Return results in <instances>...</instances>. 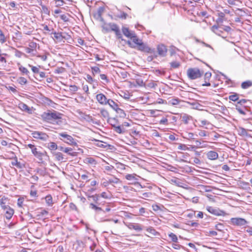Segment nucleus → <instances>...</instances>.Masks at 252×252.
Listing matches in <instances>:
<instances>
[{
	"mask_svg": "<svg viewBox=\"0 0 252 252\" xmlns=\"http://www.w3.org/2000/svg\"><path fill=\"white\" fill-rule=\"evenodd\" d=\"M62 114L55 110H47L41 115L42 119L53 125H59L62 123Z\"/></svg>",
	"mask_w": 252,
	"mask_h": 252,
	"instance_id": "nucleus-1",
	"label": "nucleus"
},
{
	"mask_svg": "<svg viewBox=\"0 0 252 252\" xmlns=\"http://www.w3.org/2000/svg\"><path fill=\"white\" fill-rule=\"evenodd\" d=\"M204 73L203 71L198 68H189L187 70V74L190 79H195L200 77Z\"/></svg>",
	"mask_w": 252,
	"mask_h": 252,
	"instance_id": "nucleus-2",
	"label": "nucleus"
},
{
	"mask_svg": "<svg viewBox=\"0 0 252 252\" xmlns=\"http://www.w3.org/2000/svg\"><path fill=\"white\" fill-rule=\"evenodd\" d=\"M59 138L61 140L70 145H77V143L73 138L66 132H61L59 133Z\"/></svg>",
	"mask_w": 252,
	"mask_h": 252,
	"instance_id": "nucleus-3",
	"label": "nucleus"
},
{
	"mask_svg": "<svg viewBox=\"0 0 252 252\" xmlns=\"http://www.w3.org/2000/svg\"><path fill=\"white\" fill-rule=\"evenodd\" d=\"M32 152L34 156L39 160V162L42 163L44 159L47 160L49 158L46 151H44L43 152H41L39 151L36 147L35 149H32Z\"/></svg>",
	"mask_w": 252,
	"mask_h": 252,
	"instance_id": "nucleus-4",
	"label": "nucleus"
},
{
	"mask_svg": "<svg viewBox=\"0 0 252 252\" xmlns=\"http://www.w3.org/2000/svg\"><path fill=\"white\" fill-rule=\"evenodd\" d=\"M32 135L33 138L43 141H47L49 138V136L46 133L40 131H33Z\"/></svg>",
	"mask_w": 252,
	"mask_h": 252,
	"instance_id": "nucleus-5",
	"label": "nucleus"
},
{
	"mask_svg": "<svg viewBox=\"0 0 252 252\" xmlns=\"http://www.w3.org/2000/svg\"><path fill=\"white\" fill-rule=\"evenodd\" d=\"M206 209L211 214L218 216H224L225 214L224 211L211 206H207Z\"/></svg>",
	"mask_w": 252,
	"mask_h": 252,
	"instance_id": "nucleus-6",
	"label": "nucleus"
},
{
	"mask_svg": "<svg viewBox=\"0 0 252 252\" xmlns=\"http://www.w3.org/2000/svg\"><path fill=\"white\" fill-rule=\"evenodd\" d=\"M231 222L233 225L237 226L245 225L247 223V221L244 219L240 218H232Z\"/></svg>",
	"mask_w": 252,
	"mask_h": 252,
	"instance_id": "nucleus-7",
	"label": "nucleus"
},
{
	"mask_svg": "<svg viewBox=\"0 0 252 252\" xmlns=\"http://www.w3.org/2000/svg\"><path fill=\"white\" fill-rule=\"evenodd\" d=\"M37 44L34 42H31L29 44V47L25 49V52L28 54H32L35 55L34 52L36 51Z\"/></svg>",
	"mask_w": 252,
	"mask_h": 252,
	"instance_id": "nucleus-8",
	"label": "nucleus"
},
{
	"mask_svg": "<svg viewBox=\"0 0 252 252\" xmlns=\"http://www.w3.org/2000/svg\"><path fill=\"white\" fill-rule=\"evenodd\" d=\"M238 103L240 104V105L244 107L245 109H247V108H251L252 106V102L249 99H241L238 101Z\"/></svg>",
	"mask_w": 252,
	"mask_h": 252,
	"instance_id": "nucleus-9",
	"label": "nucleus"
},
{
	"mask_svg": "<svg viewBox=\"0 0 252 252\" xmlns=\"http://www.w3.org/2000/svg\"><path fill=\"white\" fill-rule=\"evenodd\" d=\"M3 210L5 212V217L6 219L7 220L11 219L14 213V210L8 206L6 209H3Z\"/></svg>",
	"mask_w": 252,
	"mask_h": 252,
	"instance_id": "nucleus-10",
	"label": "nucleus"
},
{
	"mask_svg": "<svg viewBox=\"0 0 252 252\" xmlns=\"http://www.w3.org/2000/svg\"><path fill=\"white\" fill-rule=\"evenodd\" d=\"M158 54L161 56H165L167 52V48L163 44L159 45L157 47Z\"/></svg>",
	"mask_w": 252,
	"mask_h": 252,
	"instance_id": "nucleus-11",
	"label": "nucleus"
},
{
	"mask_svg": "<svg viewBox=\"0 0 252 252\" xmlns=\"http://www.w3.org/2000/svg\"><path fill=\"white\" fill-rule=\"evenodd\" d=\"M206 156L207 158L210 160H216L219 157L218 154L217 152L213 151H210L206 153Z\"/></svg>",
	"mask_w": 252,
	"mask_h": 252,
	"instance_id": "nucleus-12",
	"label": "nucleus"
},
{
	"mask_svg": "<svg viewBox=\"0 0 252 252\" xmlns=\"http://www.w3.org/2000/svg\"><path fill=\"white\" fill-rule=\"evenodd\" d=\"M11 164L13 166H15L19 169H22L25 167V164L19 162L16 157H15L14 160L11 162Z\"/></svg>",
	"mask_w": 252,
	"mask_h": 252,
	"instance_id": "nucleus-13",
	"label": "nucleus"
},
{
	"mask_svg": "<svg viewBox=\"0 0 252 252\" xmlns=\"http://www.w3.org/2000/svg\"><path fill=\"white\" fill-rule=\"evenodd\" d=\"M122 32L126 36L130 38L135 33L134 32L130 31L128 28L124 27L122 28Z\"/></svg>",
	"mask_w": 252,
	"mask_h": 252,
	"instance_id": "nucleus-14",
	"label": "nucleus"
},
{
	"mask_svg": "<svg viewBox=\"0 0 252 252\" xmlns=\"http://www.w3.org/2000/svg\"><path fill=\"white\" fill-rule=\"evenodd\" d=\"M138 45V49L141 51H144L146 52H150L151 48H150L148 46H147L145 44L142 42Z\"/></svg>",
	"mask_w": 252,
	"mask_h": 252,
	"instance_id": "nucleus-15",
	"label": "nucleus"
},
{
	"mask_svg": "<svg viewBox=\"0 0 252 252\" xmlns=\"http://www.w3.org/2000/svg\"><path fill=\"white\" fill-rule=\"evenodd\" d=\"M182 121L185 124H188L190 121L192 120V117L187 114H183L181 116Z\"/></svg>",
	"mask_w": 252,
	"mask_h": 252,
	"instance_id": "nucleus-16",
	"label": "nucleus"
},
{
	"mask_svg": "<svg viewBox=\"0 0 252 252\" xmlns=\"http://www.w3.org/2000/svg\"><path fill=\"white\" fill-rule=\"evenodd\" d=\"M19 108L22 110L26 111L29 113H32V110L27 105L24 103L19 104Z\"/></svg>",
	"mask_w": 252,
	"mask_h": 252,
	"instance_id": "nucleus-17",
	"label": "nucleus"
},
{
	"mask_svg": "<svg viewBox=\"0 0 252 252\" xmlns=\"http://www.w3.org/2000/svg\"><path fill=\"white\" fill-rule=\"evenodd\" d=\"M97 101L101 104H106L108 102V99L105 95H96Z\"/></svg>",
	"mask_w": 252,
	"mask_h": 252,
	"instance_id": "nucleus-18",
	"label": "nucleus"
},
{
	"mask_svg": "<svg viewBox=\"0 0 252 252\" xmlns=\"http://www.w3.org/2000/svg\"><path fill=\"white\" fill-rule=\"evenodd\" d=\"M128 226L129 229H133L138 231L142 230L141 225L138 223H130L128 224Z\"/></svg>",
	"mask_w": 252,
	"mask_h": 252,
	"instance_id": "nucleus-19",
	"label": "nucleus"
},
{
	"mask_svg": "<svg viewBox=\"0 0 252 252\" xmlns=\"http://www.w3.org/2000/svg\"><path fill=\"white\" fill-rule=\"evenodd\" d=\"M212 74L210 72H207L205 73L204 75V80L205 83L203 84V86H209L211 85V84L208 81L209 80L210 78L211 77Z\"/></svg>",
	"mask_w": 252,
	"mask_h": 252,
	"instance_id": "nucleus-20",
	"label": "nucleus"
},
{
	"mask_svg": "<svg viewBox=\"0 0 252 252\" xmlns=\"http://www.w3.org/2000/svg\"><path fill=\"white\" fill-rule=\"evenodd\" d=\"M145 96H146L137 97L134 99L136 100V102L140 104H144L147 102V100L148 99V97H147V95Z\"/></svg>",
	"mask_w": 252,
	"mask_h": 252,
	"instance_id": "nucleus-21",
	"label": "nucleus"
},
{
	"mask_svg": "<svg viewBox=\"0 0 252 252\" xmlns=\"http://www.w3.org/2000/svg\"><path fill=\"white\" fill-rule=\"evenodd\" d=\"M252 86V81L247 80L242 83L241 87L243 89H247Z\"/></svg>",
	"mask_w": 252,
	"mask_h": 252,
	"instance_id": "nucleus-22",
	"label": "nucleus"
},
{
	"mask_svg": "<svg viewBox=\"0 0 252 252\" xmlns=\"http://www.w3.org/2000/svg\"><path fill=\"white\" fill-rule=\"evenodd\" d=\"M104 12V8L103 7H99L97 10V13L94 14V17L98 20L99 18H101L102 17V14Z\"/></svg>",
	"mask_w": 252,
	"mask_h": 252,
	"instance_id": "nucleus-23",
	"label": "nucleus"
},
{
	"mask_svg": "<svg viewBox=\"0 0 252 252\" xmlns=\"http://www.w3.org/2000/svg\"><path fill=\"white\" fill-rule=\"evenodd\" d=\"M37 217L39 218H45L48 214V212L46 210H41L40 211L37 212Z\"/></svg>",
	"mask_w": 252,
	"mask_h": 252,
	"instance_id": "nucleus-24",
	"label": "nucleus"
},
{
	"mask_svg": "<svg viewBox=\"0 0 252 252\" xmlns=\"http://www.w3.org/2000/svg\"><path fill=\"white\" fill-rule=\"evenodd\" d=\"M115 111L116 112L119 117L121 118H125L126 117V114L125 113V111L119 107L116 109Z\"/></svg>",
	"mask_w": 252,
	"mask_h": 252,
	"instance_id": "nucleus-25",
	"label": "nucleus"
},
{
	"mask_svg": "<svg viewBox=\"0 0 252 252\" xmlns=\"http://www.w3.org/2000/svg\"><path fill=\"white\" fill-rule=\"evenodd\" d=\"M116 16L121 19H126L128 17V15L126 13L122 11H120V13L116 15Z\"/></svg>",
	"mask_w": 252,
	"mask_h": 252,
	"instance_id": "nucleus-26",
	"label": "nucleus"
},
{
	"mask_svg": "<svg viewBox=\"0 0 252 252\" xmlns=\"http://www.w3.org/2000/svg\"><path fill=\"white\" fill-rule=\"evenodd\" d=\"M240 104L237 103L236 105V109L239 112V113L242 114V115H246V111H248V109H245V108L244 107V108H241Z\"/></svg>",
	"mask_w": 252,
	"mask_h": 252,
	"instance_id": "nucleus-27",
	"label": "nucleus"
},
{
	"mask_svg": "<svg viewBox=\"0 0 252 252\" xmlns=\"http://www.w3.org/2000/svg\"><path fill=\"white\" fill-rule=\"evenodd\" d=\"M113 126L114 128V130L118 133H123L125 131V129L120 126H116L115 125H113Z\"/></svg>",
	"mask_w": 252,
	"mask_h": 252,
	"instance_id": "nucleus-28",
	"label": "nucleus"
},
{
	"mask_svg": "<svg viewBox=\"0 0 252 252\" xmlns=\"http://www.w3.org/2000/svg\"><path fill=\"white\" fill-rule=\"evenodd\" d=\"M116 168L121 170V171H124L126 169V167H128V166L125 165L123 163H122L121 162H117L116 163Z\"/></svg>",
	"mask_w": 252,
	"mask_h": 252,
	"instance_id": "nucleus-29",
	"label": "nucleus"
},
{
	"mask_svg": "<svg viewBox=\"0 0 252 252\" xmlns=\"http://www.w3.org/2000/svg\"><path fill=\"white\" fill-rule=\"evenodd\" d=\"M89 207L91 209L94 210L96 212H99L102 211V209L100 207H98L97 206H96V205L93 203L90 204Z\"/></svg>",
	"mask_w": 252,
	"mask_h": 252,
	"instance_id": "nucleus-30",
	"label": "nucleus"
},
{
	"mask_svg": "<svg viewBox=\"0 0 252 252\" xmlns=\"http://www.w3.org/2000/svg\"><path fill=\"white\" fill-rule=\"evenodd\" d=\"M63 34H65V33H62V32H54V37L57 39H62L63 38H65V36L64 35H63Z\"/></svg>",
	"mask_w": 252,
	"mask_h": 252,
	"instance_id": "nucleus-31",
	"label": "nucleus"
},
{
	"mask_svg": "<svg viewBox=\"0 0 252 252\" xmlns=\"http://www.w3.org/2000/svg\"><path fill=\"white\" fill-rule=\"evenodd\" d=\"M47 147L50 150H56L58 149V146L55 142H50L48 143Z\"/></svg>",
	"mask_w": 252,
	"mask_h": 252,
	"instance_id": "nucleus-32",
	"label": "nucleus"
},
{
	"mask_svg": "<svg viewBox=\"0 0 252 252\" xmlns=\"http://www.w3.org/2000/svg\"><path fill=\"white\" fill-rule=\"evenodd\" d=\"M137 175L135 174H127L126 175V179L129 181H135L137 180L136 178Z\"/></svg>",
	"mask_w": 252,
	"mask_h": 252,
	"instance_id": "nucleus-33",
	"label": "nucleus"
},
{
	"mask_svg": "<svg viewBox=\"0 0 252 252\" xmlns=\"http://www.w3.org/2000/svg\"><path fill=\"white\" fill-rule=\"evenodd\" d=\"M45 199L48 206H51L53 204V199L52 196L51 195H48L45 197Z\"/></svg>",
	"mask_w": 252,
	"mask_h": 252,
	"instance_id": "nucleus-34",
	"label": "nucleus"
},
{
	"mask_svg": "<svg viewBox=\"0 0 252 252\" xmlns=\"http://www.w3.org/2000/svg\"><path fill=\"white\" fill-rule=\"evenodd\" d=\"M85 161V163L92 165H95L96 163L95 160L92 157L86 158Z\"/></svg>",
	"mask_w": 252,
	"mask_h": 252,
	"instance_id": "nucleus-35",
	"label": "nucleus"
},
{
	"mask_svg": "<svg viewBox=\"0 0 252 252\" xmlns=\"http://www.w3.org/2000/svg\"><path fill=\"white\" fill-rule=\"evenodd\" d=\"M132 39L133 42L136 45H139L140 43H141L142 41V40L139 39L137 36L136 35L135 33L130 38Z\"/></svg>",
	"mask_w": 252,
	"mask_h": 252,
	"instance_id": "nucleus-36",
	"label": "nucleus"
},
{
	"mask_svg": "<svg viewBox=\"0 0 252 252\" xmlns=\"http://www.w3.org/2000/svg\"><path fill=\"white\" fill-rule=\"evenodd\" d=\"M109 106L112 107L114 110L117 109L119 107L118 105L112 100L108 99V102L107 103Z\"/></svg>",
	"mask_w": 252,
	"mask_h": 252,
	"instance_id": "nucleus-37",
	"label": "nucleus"
},
{
	"mask_svg": "<svg viewBox=\"0 0 252 252\" xmlns=\"http://www.w3.org/2000/svg\"><path fill=\"white\" fill-rule=\"evenodd\" d=\"M152 196V193L150 192H141L140 196H139L142 199H146L147 198H150Z\"/></svg>",
	"mask_w": 252,
	"mask_h": 252,
	"instance_id": "nucleus-38",
	"label": "nucleus"
},
{
	"mask_svg": "<svg viewBox=\"0 0 252 252\" xmlns=\"http://www.w3.org/2000/svg\"><path fill=\"white\" fill-rule=\"evenodd\" d=\"M72 149L71 148H65L64 150V152L67 154L69 155L72 156H76V152H72Z\"/></svg>",
	"mask_w": 252,
	"mask_h": 252,
	"instance_id": "nucleus-39",
	"label": "nucleus"
},
{
	"mask_svg": "<svg viewBox=\"0 0 252 252\" xmlns=\"http://www.w3.org/2000/svg\"><path fill=\"white\" fill-rule=\"evenodd\" d=\"M108 25L110 27L111 30L114 32H115L117 30L119 29L117 25L115 23H110L108 24Z\"/></svg>",
	"mask_w": 252,
	"mask_h": 252,
	"instance_id": "nucleus-40",
	"label": "nucleus"
},
{
	"mask_svg": "<svg viewBox=\"0 0 252 252\" xmlns=\"http://www.w3.org/2000/svg\"><path fill=\"white\" fill-rule=\"evenodd\" d=\"M19 69L23 74H25L28 76L29 74L30 73L29 70L26 67L22 65L19 66Z\"/></svg>",
	"mask_w": 252,
	"mask_h": 252,
	"instance_id": "nucleus-41",
	"label": "nucleus"
},
{
	"mask_svg": "<svg viewBox=\"0 0 252 252\" xmlns=\"http://www.w3.org/2000/svg\"><path fill=\"white\" fill-rule=\"evenodd\" d=\"M171 182L172 184H173L178 187L181 186V184H182V183L181 182L180 179H179L178 178H174L172 179L171 180Z\"/></svg>",
	"mask_w": 252,
	"mask_h": 252,
	"instance_id": "nucleus-42",
	"label": "nucleus"
},
{
	"mask_svg": "<svg viewBox=\"0 0 252 252\" xmlns=\"http://www.w3.org/2000/svg\"><path fill=\"white\" fill-rule=\"evenodd\" d=\"M92 72L94 74V75H95L97 74H100V70L99 68L97 66H94L91 67Z\"/></svg>",
	"mask_w": 252,
	"mask_h": 252,
	"instance_id": "nucleus-43",
	"label": "nucleus"
},
{
	"mask_svg": "<svg viewBox=\"0 0 252 252\" xmlns=\"http://www.w3.org/2000/svg\"><path fill=\"white\" fill-rule=\"evenodd\" d=\"M184 137L189 140L195 139L194 134L191 132L187 133L186 136H185Z\"/></svg>",
	"mask_w": 252,
	"mask_h": 252,
	"instance_id": "nucleus-44",
	"label": "nucleus"
},
{
	"mask_svg": "<svg viewBox=\"0 0 252 252\" xmlns=\"http://www.w3.org/2000/svg\"><path fill=\"white\" fill-rule=\"evenodd\" d=\"M55 156L56 158L59 160H63L64 158L63 157V155L61 152H57L55 154Z\"/></svg>",
	"mask_w": 252,
	"mask_h": 252,
	"instance_id": "nucleus-45",
	"label": "nucleus"
},
{
	"mask_svg": "<svg viewBox=\"0 0 252 252\" xmlns=\"http://www.w3.org/2000/svg\"><path fill=\"white\" fill-rule=\"evenodd\" d=\"M89 197L92 198L96 204H99L98 201L100 198V195L99 194H95V195L91 196Z\"/></svg>",
	"mask_w": 252,
	"mask_h": 252,
	"instance_id": "nucleus-46",
	"label": "nucleus"
},
{
	"mask_svg": "<svg viewBox=\"0 0 252 252\" xmlns=\"http://www.w3.org/2000/svg\"><path fill=\"white\" fill-rule=\"evenodd\" d=\"M120 182V179L114 177L113 178L109 179L108 182L110 184L114 183V184H118Z\"/></svg>",
	"mask_w": 252,
	"mask_h": 252,
	"instance_id": "nucleus-47",
	"label": "nucleus"
},
{
	"mask_svg": "<svg viewBox=\"0 0 252 252\" xmlns=\"http://www.w3.org/2000/svg\"><path fill=\"white\" fill-rule=\"evenodd\" d=\"M100 113L102 117L105 119L108 118L109 116L108 112L105 109H101L100 111Z\"/></svg>",
	"mask_w": 252,
	"mask_h": 252,
	"instance_id": "nucleus-48",
	"label": "nucleus"
},
{
	"mask_svg": "<svg viewBox=\"0 0 252 252\" xmlns=\"http://www.w3.org/2000/svg\"><path fill=\"white\" fill-rule=\"evenodd\" d=\"M180 100L177 98H172L169 100L168 103L173 105H176L179 104Z\"/></svg>",
	"mask_w": 252,
	"mask_h": 252,
	"instance_id": "nucleus-49",
	"label": "nucleus"
},
{
	"mask_svg": "<svg viewBox=\"0 0 252 252\" xmlns=\"http://www.w3.org/2000/svg\"><path fill=\"white\" fill-rule=\"evenodd\" d=\"M6 198H4L0 199V205L3 210L6 209V207L8 206V205H5V202H4Z\"/></svg>",
	"mask_w": 252,
	"mask_h": 252,
	"instance_id": "nucleus-50",
	"label": "nucleus"
},
{
	"mask_svg": "<svg viewBox=\"0 0 252 252\" xmlns=\"http://www.w3.org/2000/svg\"><path fill=\"white\" fill-rule=\"evenodd\" d=\"M17 82L21 85H25L27 83V80L24 77H19L17 79Z\"/></svg>",
	"mask_w": 252,
	"mask_h": 252,
	"instance_id": "nucleus-51",
	"label": "nucleus"
},
{
	"mask_svg": "<svg viewBox=\"0 0 252 252\" xmlns=\"http://www.w3.org/2000/svg\"><path fill=\"white\" fill-rule=\"evenodd\" d=\"M171 67L173 68H177L180 66V63L178 62H172L170 63Z\"/></svg>",
	"mask_w": 252,
	"mask_h": 252,
	"instance_id": "nucleus-52",
	"label": "nucleus"
},
{
	"mask_svg": "<svg viewBox=\"0 0 252 252\" xmlns=\"http://www.w3.org/2000/svg\"><path fill=\"white\" fill-rule=\"evenodd\" d=\"M169 237L171 238V240L174 242H178V238L177 236L173 233H171L169 234Z\"/></svg>",
	"mask_w": 252,
	"mask_h": 252,
	"instance_id": "nucleus-53",
	"label": "nucleus"
},
{
	"mask_svg": "<svg viewBox=\"0 0 252 252\" xmlns=\"http://www.w3.org/2000/svg\"><path fill=\"white\" fill-rule=\"evenodd\" d=\"M55 1V4L57 7H60L62 6L64 3V2L63 0H54Z\"/></svg>",
	"mask_w": 252,
	"mask_h": 252,
	"instance_id": "nucleus-54",
	"label": "nucleus"
},
{
	"mask_svg": "<svg viewBox=\"0 0 252 252\" xmlns=\"http://www.w3.org/2000/svg\"><path fill=\"white\" fill-rule=\"evenodd\" d=\"M5 42V36L3 34L2 32L0 29V42L3 43Z\"/></svg>",
	"mask_w": 252,
	"mask_h": 252,
	"instance_id": "nucleus-55",
	"label": "nucleus"
},
{
	"mask_svg": "<svg viewBox=\"0 0 252 252\" xmlns=\"http://www.w3.org/2000/svg\"><path fill=\"white\" fill-rule=\"evenodd\" d=\"M86 80L88 82L91 84H93L94 82H95V80H94L92 76L89 74L87 75Z\"/></svg>",
	"mask_w": 252,
	"mask_h": 252,
	"instance_id": "nucleus-56",
	"label": "nucleus"
},
{
	"mask_svg": "<svg viewBox=\"0 0 252 252\" xmlns=\"http://www.w3.org/2000/svg\"><path fill=\"white\" fill-rule=\"evenodd\" d=\"M219 18L218 19L217 21L219 22H222V19L224 17L225 14L223 12H220L219 13Z\"/></svg>",
	"mask_w": 252,
	"mask_h": 252,
	"instance_id": "nucleus-57",
	"label": "nucleus"
},
{
	"mask_svg": "<svg viewBox=\"0 0 252 252\" xmlns=\"http://www.w3.org/2000/svg\"><path fill=\"white\" fill-rule=\"evenodd\" d=\"M115 33L118 38L121 39L122 40H123L122 38V35L119 29L115 32Z\"/></svg>",
	"mask_w": 252,
	"mask_h": 252,
	"instance_id": "nucleus-58",
	"label": "nucleus"
},
{
	"mask_svg": "<svg viewBox=\"0 0 252 252\" xmlns=\"http://www.w3.org/2000/svg\"><path fill=\"white\" fill-rule=\"evenodd\" d=\"M229 98L230 100L236 101L240 100L239 99L238 95H229Z\"/></svg>",
	"mask_w": 252,
	"mask_h": 252,
	"instance_id": "nucleus-59",
	"label": "nucleus"
},
{
	"mask_svg": "<svg viewBox=\"0 0 252 252\" xmlns=\"http://www.w3.org/2000/svg\"><path fill=\"white\" fill-rule=\"evenodd\" d=\"M100 77L101 80L105 81L106 83L109 82V79L107 78V76L104 74H100Z\"/></svg>",
	"mask_w": 252,
	"mask_h": 252,
	"instance_id": "nucleus-60",
	"label": "nucleus"
},
{
	"mask_svg": "<svg viewBox=\"0 0 252 252\" xmlns=\"http://www.w3.org/2000/svg\"><path fill=\"white\" fill-rule=\"evenodd\" d=\"M37 74L38 75V79L39 80H41L42 79L45 77V73L44 72H39V73H37Z\"/></svg>",
	"mask_w": 252,
	"mask_h": 252,
	"instance_id": "nucleus-61",
	"label": "nucleus"
},
{
	"mask_svg": "<svg viewBox=\"0 0 252 252\" xmlns=\"http://www.w3.org/2000/svg\"><path fill=\"white\" fill-rule=\"evenodd\" d=\"M29 66L32 67V70L34 73L37 74L39 73V69L38 67L31 65H29Z\"/></svg>",
	"mask_w": 252,
	"mask_h": 252,
	"instance_id": "nucleus-62",
	"label": "nucleus"
},
{
	"mask_svg": "<svg viewBox=\"0 0 252 252\" xmlns=\"http://www.w3.org/2000/svg\"><path fill=\"white\" fill-rule=\"evenodd\" d=\"M178 149L179 150H184V151L189 149V148L186 145H185L184 144H180L178 146Z\"/></svg>",
	"mask_w": 252,
	"mask_h": 252,
	"instance_id": "nucleus-63",
	"label": "nucleus"
},
{
	"mask_svg": "<svg viewBox=\"0 0 252 252\" xmlns=\"http://www.w3.org/2000/svg\"><path fill=\"white\" fill-rule=\"evenodd\" d=\"M223 227V226L221 223H218V224H216L215 226L216 229L217 230L220 231H222Z\"/></svg>",
	"mask_w": 252,
	"mask_h": 252,
	"instance_id": "nucleus-64",
	"label": "nucleus"
}]
</instances>
